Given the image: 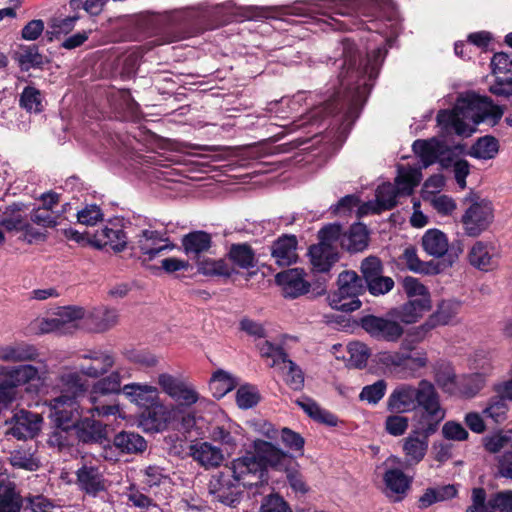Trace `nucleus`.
Instances as JSON below:
<instances>
[{
  "label": "nucleus",
  "instance_id": "09e8293b",
  "mask_svg": "<svg viewBox=\"0 0 512 512\" xmlns=\"http://www.w3.org/2000/svg\"><path fill=\"white\" fill-rule=\"evenodd\" d=\"M18 387L12 367L0 366V402L7 406L15 398Z\"/></svg>",
  "mask_w": 512,
  "mask_h": 512
},
{
  "label": "nucleus",
  "instance_id": "680f3d73",
  "mask_svg": "<svg viewBox=\"0 0 512 512\" xmlns=\"http://www.w3.org/2000/svg\"><path fill=\"white\" fill-rule=\"evenodd\" d=\"M386 390L387 382L380 379L373 384L364 386L359 394V399L369 404L376 405L384 397Z\"/></svg>",
  "mask_w": 512,
  "mask_h": 512
},
{
  "label": "nucleus",
  "instance_id": "864d4df0",
  "mask_svg": "<svg viewBox=\"0 0 512 512\" xmlns=\"http://www.w3.org/2000/svg\"><path fill=\"white\" fill-rule=\"evenodd\" d=\"M21 496L11 485H0V512H20Z\"/></svg>",
  "mask_w": 512,
  "mask_h": 512
},
{
  "label": "nucleus",
  "instance_id": "774afa93",
  "mask_svg": "<svg viewBox=\"0 0 512 512\" xmlns=\"http://www.w3.org/2000/svg\"><path fill=\"white\" fill-rule=\"evenodd\" d=\"M261 512H292V509L283 497L271 494L263 499Z\"/></svg>",
  "mask_w": 512,
  "mask_h": 512
},
{
  "label": "nucleus",
  "instance_id": "9d476101",
  "mask_svg": "<svg viewBox=\"0 0 512 512\" xmlns=\"http://www.w3.org/2000/svg\"><path fill=\"white\" fill-rule=\"evenodd\" d=\"M225 468L243 488L258 486L265 481L263 463L254 453L232 460Z\"/></svg>",
  "mask_w": 512,
  "mask_h": 512
},
{
  "label": "nucleus",
  "instance_id": "4468645a",
  "mask_svg": "<svg viewBox=\"0 0 512 512\" xmlns=\"http://www.w3.org/2000/svg\"><path fill=\"white\" fill-rule=\"evenodd\" d=\"M493 220L490 202H474L462 215L461 222L466 235L476 237L485 231Z\"/></svg>",
  "mask_w": 512,
  "mask_h": 512
},
{
  "label": "nucleus",
  "instance_id": "338daca9",
  "mask_svg": "<svg viewBox=\"0 0 512 512\" xmlns=\"http://www.w3.org/2000/svg\"><path fill=\"white\" fill-rule=\"evenodd\" d=\"M31 221L43 227H55L61 224V215L47 208H37L31 213Z\"/></svg>",
  "mask_w": 512,
  "mask_h": 512
},
{
  "label": "nucleus",
  "instance_id": "7ed1b4c3",
  "mask_svg": "<svg viewBox=\"0 0 512 512\" xmlns=\"http://www.w3.org/2000/svg\"><path fill=\"white\" fill-rule=\"evenodd\" d=\"M387 409L393 413H407L418 409L415 422L421 421L431 429L430 420H444L446 409L441 404L440 395L432 382L422 379L417 386L409 383L397 385L387 398Z\"/></svg>",
  "mask_w": 512,
  "mask_h": 512
},
{
  "label": "nucleus",
  "instance_id": "37998d69",
  "mask_svg": "<svg viewBox=\"0 0 512 512\" xmlns=\"http://www.w3.org/2000/svg\"><path fill=\"white\" fill-rule=\"evenodd\" d=\"M211 236L204 231H194L185 235L182 239V245L187 255L199 258V254L207 251L211 247Z\"/></svg>",
  "mask_w": 512,
  "mask_h": 512
},
{
  "label": "nucleus",
  "instance_id": "cd10ccee",
  "mask_svg": "<svg viewBox=\"0 0 512 512\" xmlns=\"http://www.w3.org/2000/svg\"><path fill=\"white\" fill-rule=\"evenodd\" d=\"M468 259L473 267L489 271L497 265V252L492 245L477 241L470 249Z\"/></svg>",
  "mask_w": 512,
  "mask_h": 512
},
{
  "label": "nucleus",
  "instance_id": "79ce46f5",
  "mask_svg": "<svg viewBox=\"0 0 512 512\" xmlns=\"http://www.w3.org/2000/svg\"><path fill=\"white\" fill-rule=\"evenodd\" d=\"M83 308L68 306L60 308L56 313V319L60 326V334L72 333L78 328V321L84 318Z\"/></svg>",
  "mask_w": 512,
  "mask_h": 512
},
{
  "label": "nucleus",
  "instance_id": "f3484780",
  "mask_svg": "<svg viewBox=\"0 0 512 512\" xmlns=\"http://www.w3.org/2000/svg\"><path fill=\"white\" fill-rule=\"evenodd\" d=\"M179 409L170 408L161 401L145 409L140 415V425L146 431H164L168 425L178 418Z\"/></svg>",
  "mask_w": 512,
  "mask_h": 512
},
{
  "label": "nucleus",
  "instance_id": "bb28decb",
  "mask_svg": "<svg viewBox=\"0 0 512 512\" xmlns=\"http://www.w3.org/2000/svg\"><path fill=\"white\" fill-rule=\"evenodd\" d=\"M77 483L81 490L95 496L105 490V480L99 467L84 464L77 470Z\"/></svg>",
  "mask_w": 512,
  "mask_h": 512
},
{
  "label": "nucleus",
  "instance_id": "b1692460",
  "mask_svg": "<svg viewBox=\"0 0 512 512\" xmlns=\"http://www.w3.org/2000/svg\"><path fill=\"white\" fill-rule=\"evenodd\" d=\"M308 255L312 270L317 273H329L339 260L337 247L325 246L324 244L312 245L309 248Z\"/></svg>",
  "mask_w": 512,
  "mask_h": 512
},
{
  "label": "nucleus",
  "instance_id": "20e7f679",
  "mask_svg": "<svg viewBox=\"0 0 512 512\" xmlns=\"http://www.w3.org/2000/svg\"><path fill=\"white\" fill-rule=\"evenodd\" d=\"M323 10L322 14L327 15L332 22L329 24L334 29H344L332 15L340 16H364L371 18L372 26L369 30H374L380 34H387L385 29L380 27L378 20L386 19L392 21L395 16V9L391 0H324L319 5Z\"/></svg>",
  "mask_w": 512,
  "mask_h": 512
},
{
  "label": "nucleus",
  "instance_id": "ea45409f",
  "mask_svg": "<svg viewBox=\"0 0 512 512\" xmlns=\"http://www.w3.org/2000/svg\"><path fill=\"white\" fill-rule=\"evenodd\" d=\"M422 247L429 255L440 258L448 251V239L438 229H429L422 237Z\"/></svg>",
  "mask_w": 512,
  "mask_h": 512
},
{
  "label": "nucleus",
  "instance_id": "a211bd4d",
  "mask_svg": "<svg viewBox=\"0 0 512 512\" xmlns=\"http://www.w3.org/2000/svg\"><path fill=\"white\" fill-rule=\"evenodd\" d=\"M412 149L422 162V167H418L420 170L436 162H440L441 166L444 168L449 166V159L444 157L446 153H449V149L444 142L436 138L428 140L418 139L414 141Z\"/></svg>",
  "mask_w": 512,
  "mask_h": 512
},
{
  "label": "nucleus",
  "instance_id": "13d9d810",
  "mask_svg": "<svg viewBox=\"0 0 512 512\" xmlns=\"http://www.w3.org/2000/svg\"><path fill=\"white\" fill-rule=\"evenodd\" d=\"M349 362L356 368L365 367L371 355L369 347L360 341H353L347 345Z\"/></svg>",
  "mask_w": 512,
  "mask_h": 512
},
{
  "label": "nucleus",
  "instance_id": "c756f323",
  "mask_svg": "<svg viewBox=\"0 0 512 512\" xmlns=\"http://www.w3.org/2000/svg\"><path fill=\"white\" fill-rule=\"evenodd\" d=\"M73 429H75L78 439L84 443L102 442L106 438L105 425L95 420L92 415L91 418L79 419Z\"/></svg>",
  "mask_w": 512,
  "mask_h": 512
},
{
  "label": "nucleus",
  "instance_id": "a18cd8bd",
  "mask_svg": "<svg viewBox=\"0 0 512 512\" xmlns=\"http://www.w3.org/2000/svg\"><path fill=\"white\" fill-rule=\"evenodd\" d=\"M61 395H73L76 400L86 390V384L77 372H64L59 376Z\"/></svg>",
  "mask_w": 512,
  "mask_h": 512
},
{
  "label": "nucleus",
  "instance_id": "72a5a7b5",
  "mask_svg": "<svg viewBox=\"0 0 512 512\" xmlns=\"http://www.w3.org/2000/svg\"><path fill=\"white\" fill-rule=\"evenodd\" d=\"M460 305V302L456 300L442 301L438 305L437 310L424 323L423 328L429 330L439 325L449 324L458 314Z\"/></svg>",
  "mask_w": 512,
  "mask_h": 512
},
{
  "label": "nucleus",
  "instance_id": "5fc2aeb1",
  "mask_svg": "<svg viewBox=\"0 0 512 512\" xmlns=\"http://www.w3.org/2000/svg\"><path fill=\"white\" fill-rule=\"evenodd\" d=\"M73 427L54 426L53 431L49 434L47 443L51 448L57 451H63L72 445L73 441Z\"/></svg>",
  "mask_w": 512,
  "mask_h": 512
},
{
  "label": "nucleus",
  "instance_id": "aec40b11",
  "mask_svg": "<svg viewBox=\"0 0 512 512\" xmlns=\"http://www.w3.org/2000/svg\"><path fill=\"white\" fill-rule=\"evenodd\" d=\"M298 240L295 235L284 234L271 246V256L278 266H290L298 260Z\"/></svg>",
  "mask_w": 512,
  "mask_h": 512
},
{
  "label": "nucleus",
  "instance_id": "3c124183",
  "mask_svg": "<svg viewBox=\"0 0 512 512\" xmlns=\"http://www.w3.org/2000/svg\"><path fill=\"white\" fill-rule=\"evenodd\" d=\"M499 151L498 140L493 136L479 138L471 147L470 155L477 159H493Z\"/></svg>",
  "mask_w": 512,
  "mask_h": 512
},
{
  "label": "nucleus",
  "instance_id": "4c0bfd02",
  "mask_svg": "<svg viewBox=\"0 0 512 512\" xmlns=\"http://www.w3.org/2000/svg\"><path fill=\"white\" fill-rule=\"evenodd\" d=\"M384 482L388 496L396 495L395 500H400L410 488L412 478L407 477L400 469H390L384 475Z\"/></svg>",
  "mask_w": 512,
  "mask_h": 512
},
{
  "label": "nucleus",
  "instance_id": "8fccbe9b",
  "mask_svg": "<svg viewBox=\"0 0 512 512\" xmlns=\"http://www.w3.org/2000/svg\"><path fill=\"white\" fill-rule=\"evenodd\" d=\"M424 201L443 217L452 216L457 209L456 201L446 194H432L426 191Z\"/></svg>",
  "mask_w": 512,
  "mask_h": 512
},
{
  "label": "nucleus",
  "instance_id": "c9c22d12",
  "mask_svg": "<svg viewBox=\"0 0 512 512\" xmlns=\"http://www.w3.org/2000/svg\"><path fill=\"white\" fill-rule=\"evenodd\" d=\"M301 409L312 419L328 426H336L338 418L326 409L321 408L316 401L307 396H302L296 400Z\"/></svg>",
  "mask_w": 512,
  "mask_h": 512
},
{
  "label": "nucleus",
  "instance_id": "6e6552de",
  "mask_svg": "<svg viewBox=\"0 0 512 512\" xmlns=\"http://www.w3.org/2000/svg\"><path fill=\"white\" fill-rule=\"evenodd\" d=\"M338 289L328 296L331 308L343 312H353L360 308L358 296L363 292V280L354 271H343L338 276Z\"/></svg>",
  "mask_w": 512,
  "mask_h": 512
},
{
  "label": "nucleus",
  "instance_id": "6e6d98bb",
  "mask_svg": "<svg viewBox=\"0 0 512 512\" xmlns=\"http://www.w3.org/2000/svg\"><path fill=\"white\" fill-rule=\"evenodd\" d=\"M435 381L445 391L455 388L456 374L451 364L439 362L434 367Z\"/></svg>",
  "mask_w": 512,
  "mask_h": 512
},
{
  "label": "nucleus",
  "instance_id": "9b49d317",
  "mask_svg": "<svg viewBox=\"0 0 512 512\" xmlns=\"http://www.w3.org/2000/svg\"><path fill=\"white\" fill-rule=\"evenodd\" d=\"M158 384L162 391L176 403L171 408L179 409V414L199 400V394L194 386L179 377L161 373L158 376Z\"/></svg>",
  "mask_w": 512,
  "mask_h": 512
},
{
  "label": "nucleus",
  "instance_id": "f8f14e48",
  "mask_svg": "<svg viewBox=\"0 0 512 512\" xmlns=\"http://www.w3.org/2000/svg\"><path fill=\"white\" fill-rule=\"evenodd\" d=\"M172 244L166 231H159L152 228L141 229L131 242V249L138 250L143 261H151L160 253L172 250Z\"/></svg>",
  "mask_w": 512,
  "mask_h": 512
},
{
  "label": "nucleus",
  "instance_id": "ddd939ff",
  "mask_svg": "<svg viewBox=\"0 0 512 512\" xmlns=\"http://www.w3.org/2000/svg\"><path fill=\"white\" fill-rule=\"evenodd\" d=\"M48 417L54 426L74 427L81 411L78 400L73 395H59L47 403Z\"/></svg>",
  "mask_w": 512,
  "mask_h": 512
},
{
  "label": "nucleus",
  "instance_id": "58836bf2",
  "mask_svg": "<svg viewBox=\"0 0 512 512\" xmlns=\"http://www.w3.org/2000/svg\"><path fill=\"white\" fill-rule=\"evenodd\" d=\"M197 270L200 274L209 277H230L235 272L226 260L209 257L197 259Z\"/></svg>",
  "mask_w": 512,
  "mask_h": 512
},
{
  "label": "nucleus",
  "instance_id": "0e129e2a",
  "mask_svg": "<svg viewBox=\"0 0 512 512\" xmlns=\"http://www.w3.org/2000/svg\"><path fill=\"white\" fill-rule=\"evenodd\" d=\"M17 61L22 70L28 71L31 68L40 67L43 64V57L36 46H28L18 53Z\"/></svg>",
  "mask_w": 512,
  "mask_h": 512
},
{
  "label": "nucleus",
  "instance_id": "f704fd0d",
  "mask_svg": "<svg viewBox=\"0 0 512 512\" xmlns=\"http://www.w3.org/2000/svg\"><path fill=\"white\" fill-rule=\"evenodd\" d=\"M35 362H37L39 366L24 364L12 367L18 387L32 381L45 379L48 372L46 361L38 358Z\"/></svg>",
  "mask_w": 512,
  "mask_h": 512
},
{
  "label": "nucleus",
  "instance_id": "412c9836",
  "mask_svg": "<svg viewBox=\"0 0 512 512\" xmlns=\"http://www.w3.org/2000/svg\"><path fill=\"white\" fill-rule=\"evenodd\" d=\"M93 244L98 248L109 246L114 252H121L127 247L128 237L118 224H111L95 232Z\"/></svg>",
  "mask_w": 512,
  "mask_h": 512
},
{
  "label": "nucleus",
  "instance_id": "2eb2a0df",
  "mask_svg": "<svg viewBox=\"0 0 512 512\" xmlns=\"http://www.w3.org/2000/svg\"><path fill=\"white\" fill-rule=\"evenodd\" d=\"M42 421L40 414L21 409L6 421L8 428L5 434L18 440L33 438L39 433Z\"/></svg>",
  "mask_w": 512,
  "mask_h": 512
},
{
  "label": "nucleus",
  "instance_id": "423d86ee",
  "mask_svg": "<svg viewBox=\"0 0 512 512\" xmlns=\"http://www.w3.org/2000/svg\"><path fill=\"white\" fill-rule=\"evenodd\" d=\"M126 377H130L128 371L118 369L93 385L89 396L92 407L88 410L93 417H108L119 414V405L116 403L108 404L102 400V397L119 394L122 391L121 380Z\"/></svg>",
  "mask_w": 512,
  "mask_h": 512
},
{
  "label": "nucleus",
  "instance_id": "a19ab883",
  "mask_svg": "<svg viewBox=\"0 0 512 512\" xmlns=\"http://www.w3.org/2000/svg\"><path fill=\"white\" fill-rule=\"evenodd\" d=\"M229 260L240 269H251L257 264L254 250L247 243L232 244L228 252Z\"/></svg>",
  "mask_w": 512,
  "mask_h": 512
},
{
  "label": "nucleus",
  "instance_id": "6ab92c4d",
  "mask_svg": "<svg viewBox=\"0 0 512 512\" xmlns=\"http://www.w3.org/2000/svg\"><path fill=\"white\" fill-rule=\"evenodd\" d=\"M275 278L285 298L295 299L306 294L310 289V282L306 279V272L302 268L282 271Z\"/></svg>",
  "mask_w": 512,
  "mask_h": 512
},
{
  "label": "nucleus",
  "instance_id": "7c9ffc66",
  "mask_svg": "<svg viewBox=\"0 0 512 512\" xmlns=\"http://www.w3.org/2000/svg\"><path fill=\"white\" fill-rule=\"evenodd\" d=\"M369 233L362 223H355L341 237V247L349 252L363 251L368 246Z\"/></svg>",
  "mask_w": 512,
  "mask_h": 512
},
{
  "label": "nucleus",
  "instance_id": "dca6fc26",
  "mask_svg": "<svg viewBox=\"0 0 512 512\" xmlns=\"http://www.w3.org/2000/svg\"><path fill=\"white\" fill-rule=\"evenodd\" d=\"M360 326L373 338L387 342H396L403 334V327L396 321L366 315L361 318Z\"/></svg>",
  "mask_w": 512,
  "mask_h": 512
},
{
  "label": "nucleus",
  "instance_id": "1a4fd4ad",
  "mask_svg": "<svg viewBox=\"0 0 512 512\" xmlns=\"http://www.w3.org/2000/svg\"><path fill=\"white\" fill-rule=\"evenodd\" d=\"M243 487L230 474L225 467L212 475L208 483V492L213 501H217L225 506L235 507L240 503Z\"/></svg>",
  "mask_w": 512,
  "mask_h": 512
},
{
  "label": "nucleus",
  "instance_id": "39448f33",
  "mask_svg": "<svg viewBox=\"0 0 512 512\" xmlns=\"http://www.w3.org/2000/svg\"><path fill=\"white\" fill-rule=\"evenodd\" d=\"M422 178L419 168L412 166L399 165L397 167V176L395 184L383 183L376 190L375 203L369 202L361 208L362 213H379L382 210H389L397 204V198L400 196H409L414 188L418 186Z\"/></svg>",
  "mask_w": 512,
  "mask_h": 512
},
{
  "label": "nucleus",
  "instance_id": "4be33fe9",
  "mask_svg": "<svg viewBox=\"0 0 512 512\" xmlns=\"http://www.w3.org/2000/svg\"><path fill=\"white\" fill-rule=\"evenodd\" d=\"M82 359L85 362L79 365L80 372L93 378L105 374L115 363L113 355L105 351H90Z\"/></svg>",
  "mask_w": 512,
  "mask_h": 512
},
{
  "label": "nucleus",
  "instance_id": "e2e57ef3",
  "mask_svg": "<svg viewBox=\"0 0 512 512\" xmlns=\"http://www.w3.org/2000/svg\"><path fill=\"white\" fill-rule=\"evenodd\" d=\"M471 502L466 512H493L492 497L487 500L486 491L482 487L472 489Z\"/></svg>",
  "mask_w": 512,
  "mask_h": 512
},
{
  "label": "nucleus",
  "instance_id": "5701e85b",
  "mask_svg": "<svg viewBox=\"0 0 512 512\" xmlns=\"http://www.w3.org/2000/svg\"><path fill=\"white\" fill-rule=\"evenodd\" d=\"M122 392L131 402L145 409L160 401L158 388L148 384H126L123 386Z\"/></svg>",
  "mask_w": 512,
  "mask_h": 512
},
{
  "label": "nucleus",
  "instance_id": "69168bd1",
  "mask_svg": "<svg viewBox=\"0 0 512 512\" xmlns=\"http://www.w3.org/2000/svg\"><path fill=\"white\" fill-rule=\"evenodd\" d=\"M402 260L408 269L413 272L428 274L430 271V263L421 261L417 255L416 249L412 246L405 248L402 254Z\"/></svg>",
  "mask_w": 512,
  "mask_h": 512
},
{
  "label": "nucleus",
  "instance_id": "603ef678",
  "mask_svg": "<svg viewBox=\"0 0 512 512\" xmlns=\"http://www.w3.org/2000/svg\"><path fill=\"white\" fill-rule=\"evenodd\" d=\"M506 400L507 399L500 394L491 398L487 406L483 409L482 414L486 418L491 419L494 423L500 424L504 422L508 412Z\"/></svg>",
  "mask_w": 512,
  "mask_h": 512
},
{
  "label": "nucleus",
  "instance_id": "de8ad7c7",
  "mask_svg": "<svg viewBox=\"0 0 512 512\" xmlns=\"http://www.w3.org/2000/svg\"><path fill=\"white\" fill-rule=\"evenodd\" d=\"M236 385V379L224 370L214 372L209 382V388L213 396L217 399L224 397L228 392L233 390Z\"/></svg>",
  "mask_w": 512,
  "mask_h": 512
},
{
  "label": "nucleus",
  "instance_id": "bf43d9fd",
  "mask_svg": "<svg viewBox=\"0 0 512 512\" xmlns=\"http://www.w3.org/2000/svg\"><path fill=\"white\" fill-rule=\"evenodd\" d=\"M260 394L258 389L250 384L242 385L236 392V403L240 409H250L258 404Z\"/></svg>",
  "mask_w": 512,
  "mask_h": 512
},
{
  "label": "nucleus",
  "instance_id": "49530a36",
  "mask_svg": "<svg viewBox=\"0 0 512 512\" xmlns=\"http://www.w3.org/2000/svg\"><path fill=\"white\" fill-rule=\"evenodd\" d=\"M114 445L122 452L138 453L146 449L147 443L141 435L123 431L115 436Z\"/></svg>",
  "mask_w": 512,
  "mask_h": 512
},
{
  "label": "nucleus",
  "instance_id": "c85d7f7f",
  "mask_svg": "<svg viewBox=\"0 0 512 512\" xmlns=\"http://www.w3.org/2000/svg\"><path fill=\"white\" fill-rule=\"evenodd\" d=\"M9 463L16 469L36 471L41 466L37 448L32 445H22L10 452Z\"/></svg>",
  "mask_w": 512,
  "mask_h": 512
},
{
  "label": "nucleus",
  "instance_id": "052dcab7",
  "mask_svg": "<svg viewBox=\"0 0 512 512\" xmlns=\"http://www.w3.org/2000/svg\"><path fill=\"white\" fill-rule=\"evenodd\" d=\"M257 348L260 355L264 358H270L272 360L271 366L286 363L287 354L283 348L276 345L268 340H262L257 344Z\"/></svg>",
  "mask_w": 512,
  "mask_h": 512
},
{
  "label": "nucleus",
  "instance_id": "4d7b16f0",
  "mask_svg": "<svg viewBox=\"0 0 512 512\" xmlns=\"http://www.w3.org/2000/svg\"><path fill=\"white\" fill-rule=\"evenodd\" d=\"M43 97L37 88L26 86L20 96V106L28 112L39 113L43 110Z\"/></svg>",
  "mask_w": 512,
  "mask_h": 512
},
{
  "label": "nucleus",
  "instance_id": "c03bdc74",
  "mask_svg": "<svg viewBox=\"0 0 512 512\" xmlns=\"http://www.w3.org/2000/svg\"><path fill=\"white\" fill-rule=\"evenodd\" d=\"M210 435L214 441L233 449L236 446L237 436L241 435V428L237 423L227 420L223 424L213 427Z\"/></svg>",
  "mask_w": 512,
  "mask_h": 512
},
{
  "label": "nucleus",
  "instance_id": "f257e3e1",
  "mask_svg": "<svg viewBox=\"0 0 512 512\" xmlns=\"http://www.w3.org/2000/svg\"><path fill=\"white\" fill-rule=\"evenodd\" d=\"M339 50L340 58L334 57V64L341 62L338 86L334 87L333 94L323 105L311 112L310 121H318L322 113H341L345 122H353L367 100L387 54L386 47L379 46L367 52L363 59L360 50L350 39L342 40Z\"/></svg>",
  "mask_w": 512,
  "mask_h": 512
},
{
  "label": "nucleus",
  "instance_id": "473e14b6",
  "mask_svg": "<svg viewBox=\"0 0 512 512\" xmlns=\"http://www.w3.org/2000/svg\"><path fill=\"white\" fill-rule=\"evenodd\" d=\"M431 308L430 297L417 298L408 301L394 311L395 317L405 323L412 324L422 317L425 311Z\"/></svg>",
  "mask_w": 512,
  "mask_h": 512
},
{
  "label": "nucleus",
  "instance_id": "a878e982",
  "mask_svg": "<svg viewBox=\"0 0 512 512\" xmlns=\"http://www.w3.org/2000/svg\"><path fill=\"white\" fill-rule=\"evenodd\" d=\"M40 356L38 349L26 342H15L0 345V361L32 362Z\"/></svg>",
  "mask_w": 512,
  "mask_h": 512
},
{
  "label": "nucleus",
  "instance_id": "e433bc0d",
  "mask_svg": "<svg viewBox=\"0 0 512 512\" xmlns=\"http://www.w3.org/2000/svg\"><path fill=\"white\" fill-rule=\"evenodd\" d=\"M118 312L107 307H98L89 314L90 329L95 332H105L118 323Z\"/></svg>",
  "mask_w": 512,
  "mask_h": 512
},
{
  "label": "nucleus",
  "instance_id": "f03ea898",
  "mask_svg": "<svg viewBox=\"0 0 512 512\" xmlns=\"http://www.w3.org/2000/svg\"><path fill=\"white\" fill-rule=\"evenodd\" d=\"M503 116V110L487 97L475 93L461 95L452 110H440L437 123L447 134L469 137L475 132V125L488 123L496 125Z\"/></svg>",
  "mask_w": 512,
  "mask_h": 512
},
{
  "label": "nucleus",
  "instance_id": "0eeeda50",
  "mask_svg": "<svg viewBox=\"0 0 512 512\" xmlns=\"http://www.w3.org/2000/svg\"><path fill=\"white\" fill-rule=\"evenodd\" d=\"M443 420L433 419L428 421L432 423L431 429L416 421L414 429L407 437L401 441L402 453L404 455L403 467L409 469L418 465L426 456L429 447V437L437 432L440 423Z\"/></svg>",
  "mask_w": 512,
  "mask_h": 512
},
{
  "label": "nucleus",
  "instance_id": "2f4dec72",
  "mask_svg": "<svg viewBox=\"0 0 512 512\" xmlns=\"http://www.w3.org/2000/svg\"><path fill=\"white\" fill-rule=\"evenodd\" d=\"M191 457L205 468L216 467L223 460L222 450L209 442H200L190 447Z\"/></svg>",
  "mask_w": 512,
  "mask_h": 512
},
{
  "label": "nucleus",
  "instance_id": "393cba45",
  "mask_svg": "<svg viewBox=\"0 0 512 512\" xmlns=\"http://www.w3.org/2000/svg\"><path fill=\"white\" fill-rule=\"evenodd\" d=\"M254 449L255 455L263 463L264 476L266 475L267 466L282 469L289 462L288 455L270 442L257 440L254 442Z\"/></svg>",
  "mask_w": 512,
  "mask_h": 512
}]
</instances>
